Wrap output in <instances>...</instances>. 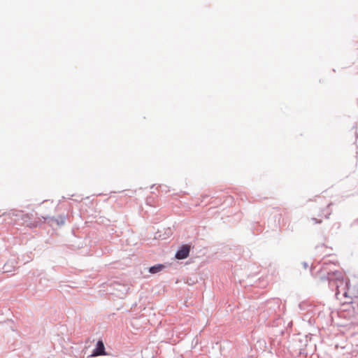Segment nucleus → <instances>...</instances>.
<instances>
[{"label": "nucleus", "instance_id": "1", "mask_svg": "<svg viewBox=\"0 0 358 358\" xmlns=\"http://www.w3.org/2000/svg\"><path fill=\"white\" fill-rule=\"evenodd\" d=\"M330 278L335 281L336 296L338 299L342 300L343 298L348 299L343 303H352V300H358V282L349 285L344 275L338 271L334 272Z\"/></svg>", "mask_w": 358, "mask_h": 358}, {"label": "nucleus", "instance_id": "2", "mask_svg": "<svg viewBox=\"0 0 358 358\" xmlns=\"http://www.w3.org/2000/svg\"><path fill=\"white\" fill-rule=\"evenodd\" d=\"M189 251H190V246L188 245H184L176 252V258L178 259H184L189 256Z\"/></svg>", "mask_w": 358, "mask_h": 358}, {"label": "nucleus", "instance_id": "3", "mask_svg": "<svg viewBox=\"0 0 358 358\" xmlns=\"http://www.w3.org/2000/svg\"><path fill=\"white\" fill-rule=\"evenodd\" d=\"M105 347L101 341H99L96 343L95 349L93 350V356H99L105 355Z\"/></svg>", "mask_w": 358, "mask_h": 358}, {"label": "nucleus", "instance_id": "4", "mask_svg": "<svg viewBox=\"0 0 358 358\" xmlns=\"http://www.w3.org/2000/svg\"><path fill=\"white\" fill-rule=\"evenodd\" d=\"M164 268V266L162 264H158L156 266H153L150 268L149 271L151 273H157L159 271H161Z\"/></svg>", "mask_w": 358, "mask_h": 358}, {"label": "nucleus", "instance_id": "5", "mask_svg": "<svg viewBox=\"0 0 358 358\" xmlns=\"http://www.w3.org/2000/svg\"><path fill=\"white\" fill-rule=\"evenodd\" d=\"M314 222H315L316 223H321L322 222V220H317V219L315 218H313L312 219Z\"/></svg>", "mask_w": 358, "mask_h": 358}]
</instances>
